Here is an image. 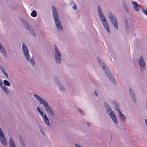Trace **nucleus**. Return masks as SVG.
<instances>
[{
  "label": "nucleus",
  "mask_w": 147,
  "mask_h": 147,
  "mask_svg": "<svg viewBox=\"0 0 147 147\" xmlns=\"http://www.w3.org/2000/svg\"><path fill=\"white\" fill-rule=\"evenodd\" d=\"M86 122V123L89 126H90V124L89 122Z\"/></svg>",
  "instance_id": "nucleus-40"
},
{
  "label": "nucleus",
  "mask_w": 147,
  "mask_h": 147,
  "mask_svg": "<svg viewBox=\"0 0 147 147\" xmlns=\"http://www.w3.org/2000/svg\"><path fill=\"white\" fill-rule=\"evenodd\" d=\"M0 52L5 57H7V54L6 51L3 46L0 47Z\"/></svg>",
  "instance_id": "nucleus-15"
},
{
  "label": "nucleus",
  "mask_w": 147,
  "mask_h": 147,
  "mask_svg": "<svg viewBox=\"0 0 147 147\" xmlns=\"http://www.w3.org/2000/svg\"><path fill=\"white\" fill-rule=\"evenodd\" d=\"M70 6L72 7V8L75 10L77 9V7L75 3L72 1H71L70 2Z\"/></svg>",
  "instance_id": "nucleus-22"
},
{
  "label": "nucleus",
  "mask_w": 147,
  "mask_h": 147,
  "mask_svg": "<svg viewBox=\"0 0 147 147\" xmlns=\"http://www.w3.org/2000/svg\"><path fill=\"white\" fill-rule=\"evenodd\" d=\"M76 109L78 112L81 115H84L85 114L83 111L79 108L77 107L76 108Z\"/></svg>",
  "instance_id": "nucleus-24"
},
{
  "label": "nucleus",
  "mask_w": 147,
  "mask_h": 147,
  "mask_svg": "<svg viewBox=\"0 0 147 147\" xmlns=\"http://www.w3.org/2000/svg\"><path fill=\"white\" fill-rule=\"evenodd\" d=\"M129 93L131 96V98L132 99L134 102L136 103L137 101L135 98V95L133 90L131 87H129Z\"/></svg>",
  "instance_id": "nucleus-12"
},
{
  "label": "nucleus",
  "mask_w": 147,
  "mask_h": 147,
  "mask_svg": "<svg viewBox=\"0 0 147 147\" xmlns=\"http://www.w3.org/2000/svg\"><path fill=\"white\" fill-rule=\"evenodd\" d=\"M42 119L45 123L48 125L49 126L50 125V123L48 118L45 114V116Z\"/></svg>",
  "instance_id": "nucleus-17"
},
{
  "label": "nucleus",
  "mask_w": 147,
  "mask_h": 147,
  "mask_svg": "<svg viewBox=\"0 0 147 147\" xmlns=\"http://www.w3.org/2000/svg\"><path fill=\"white\" fill-rule=\"evenodd\" d=\"M98 61L100 66L101 67L102 66L103 69L107 77L113 84H116V82L106 65L100 59H98Z\"/></svg>",
  "instance_id": "nucleus-3"
},
{
  "label": "nucleus",
  "mask_w": 147,
  "mask_h": 147,
  "mask_svg": "<svg viewBox=\"0 0 147 147\" xmlns=\"http://www.w3.org/2000/svg\"><path fill=\"white\" fill-rule=\"evenodd\" d=\"M5 136L3 132L1 129L0 128V138Z\"/></svg>",
  "instance_id": "nucleus-30"
},
{
  "label": "nucleus",
  "mask_w": 147,
  "mask_h": 147,
  "mask_svg": "<svg viewBox=\"0 0 147 147\" xmlns=\"http://www.w3.org/2000/svg\"><path fill=\"white\" fill-rule=\"evenodd\" d=\"M54 60L57 64H60L61 62L62 54L61 52L55 45L54 48Z\"/></svg>",
  "instance_id": "nucleus-5"
},
{
  "label": "nucleus",
  "mask_w": 147,
  "mask_h": 147,
  "mask_svg": "<svg viewBox=\"0 0 147 147\" xmlns=\"http://www.w3.org/2000/svg\"><path fill=\"white\" fill-rule=\"evenodd\" d=\"M1 88L4 91V92L7 94H8L9 93V89L8 88L5 86L4 85L1 86Z\"/></svg>",
  "instance_id": "nucleus-21"
},
{
  "label": "nucleus",
  "mask_w": 147,
  "mask_h": 147,
  "mask_svg": "<svg viewBox=\"0 0 147 147\" xmlns=\"http://www.w3.org/2000/svg\"><path fill=\"white\" fill-rule=\"evenodd\" d=\"M31 15L33 17H35L37 16L36 12L35 10H33L31 13Z\"/></svg>",
  "instance_id": "nucleus-25"
},
{
  "label": "nucleus",
  "mask_w": 147,
  "mask_h": 147,
  "mask_svg": "<svg viewBox=\"0 0 147 147\" xmlns=\"http://www.w3.org/2000/svg\"><path fill=\"white\" fill-rule=\"evenodd\" d=\"M0 141L2 144L4 146L7 145V142L5 138V136L0 138Z\"/></svg>",
  "instance_id": "nucleus-18"
},
{
  "label": "nucleus",
  "mask_w": 147,
  "mask_h": 147,
  "mask_svg": "<svg viewBox=\"0 0 147 147\" xmlns=\"http://www.w3.org/2000/svg\"><path fill=\"white\" fill-rule=\"evenodd\" d=\"M120 118L121 120L123 121H125L126 120V118L124 115H122L120 116Z\"/></svg>",
  "instance_id": "nucleus-29"
},
{
  "label": "nucleus",
  "mask_w": 147,
  "mask_h": 147,
  "mask_svg": "<svg viewBox=\"0 0 147 147\" xmlns=\"http://www.w3.org/2000/svg\"><path fill=\"white\" fill-rule=\"evenodd\" d=\"M3 82L4 84L5 85L7 86H10V83L7 80H4Z\"/></svg>",
  "instance_id": "nucleus-28"
},
{
  "label": "nucleus",
  "mask_w": 147,
  "mask_h": 147,
  "mask_svg": "<svg viewBox=\"0 0 147 147\" xmlns=\"http://www.w3.org/2000/svg\"><path fill=\"white\" fill-rule=\"evenodd\" d=\"M124 8L125 11L127 12H129V9L128 5H125L123 6Z\"/></svg>",
  "instance_id": "nucleus-27"
},
{
  "label": "nucleus",
  "mask_w": 147,
  "mask_h": 147,
  "mask_svg": "<svg viewBox=\"0 0 147 147\" xmlns=\"http://www.w3.org/2000/svg\"><path fill=\"white\" fill-rule=\"evenodd\" d=\"M97 11L98 15L104 28L108 32L110 33V30L107 21L105 16L103 13L102 10L99 5L97 7Z\"/></svg>",
  "instance_id": "nucleus-4"
},
{
  "label": "nucleus",
  "mask_w": 147,
  "mask_h": 147,
  "mask_svg": "<svg viewBox=\"0 0 147 147\" xmlns=\"http://www.w3.org/2000/svg\"><path fill=\"white\" fill-rule=\"evenodd\" d=\"M37 110L38 111V112L39 113L42 112V110L39 107H37Z\"/></svg>",
  "instance_id": "nucleus-31"
},
{
  "label": "nucleus",
  "mask_w": 147,
  "mask_h": 147,
  "mask_svg": "<svg viewBox=\"0 0 147 147\" xmlns=\"http://www.w3.org/2000/svg\"><path fill=\"white\" fill-rule=\"evenodd\" d=\"M86 122V121H84L83 123L84 124H86V122Z\"/></svg>",
  "instance_id": "nucleus-41"
},
{
  "label": "nucleus",
  "mask_w": 147,
  "mask_h": 147,
  "mask_svg": "<svg viewBox=\"0 0 147 147\" xmlns=\"http://www.w3.org/2000/svg\"><path fill=\"white\" fill-rule=\"evenodd\" d=\"M3 73L5 76L7 77H8V75L7 74L6 71L5 70L2 71Z\"/></svg>",
  "instance_id": "nucleus-33"
},
{
  "label": "nucleus",
  "mask_w": 147,
  "mask_h": 147,
  "mask_svg": "<svg viewBox=\"0 0 147 147\" xmlns=\"http://www.w3.org/2000/svg\"><path fill=\"white\" fill-rule=\"evenodd\" d=\"M138 63L140 65V71L143 73L145 69L146 66L144 58L142 57H140L138 60Z\"/></svg>",
  "instance_id": "nucleus-7"
},
{
  "label": "nucleus",
  "mask_w": 147,
  "mask_h": 147,
  "mask_svg": "<svg viewBox=\"0 0 147 147\" xmlns=\"http://www.w3.org/2000/svg\"><path fill=\"white\" fill-rule=\"evenodd\" d=\"M38 127L39 130L42 134L44 136H45L46 134L45 132V129L43 127L40 125H38Z\"/></svg>",
  "instance_id": "nucleus-19"
},
{
  "label": "nucleus",
  "mask_w": 147,
  "mask_h": 147,
  "mask_svg": "<svg viewBox=\"0 0 147 147\" xmlns=\"http://www.w3.org/2000/svg\"><path fill=\"white\" fill-rule=\"evenodd\" d=\"M104 106L107 113L108 114L113 111L112 110V108L109 104L107 102H105L104 103Z\"/></svg>",
  "instance_id": "nucleus-13"
},
{
  "label": "nucleus",
  "mask_w": 147,
  "mask_h": 147,
  "mask_svg": "<svg viewBox=\"0 0 147 147\" xmlns=\"http://www.w3.org/2000/svg\"><path fill=\"white\" fill-rule=\"evenodd\" d=\"M26 59L32 65L34 66L35 65V63L33 57L31 58L29 57Z\"/></svg>",
  "instance_id": "nucleus-16"
},
{
  "label": "nucleus",
  "mask_w": 147,
  "mask_h": 147,
  "mask_svg": "<svg viewBox=\"0 0 147 147\" xmlns=\"http://www.w3.org/2000/svg\"><path fill=\"white\" fill-rule=\"evenodd\" d=\"M33 96L40 104L43 105L46 110L52 116L54 115V112L51 107L49 105L47 101L36 94H34Z\"/></svg>",
  "instance_id": "nucleus-1"
},
{
  "label": "nucleus",
  "mask_w": 147,
  "mask_h": 147,
  "mask_svg": "<svg viewBox=\"0 0 147 147\" xmlns=\"http://www.w3.org/2000/svg\"><path fill=\"white\" fill-rule=\"evenodd\" d=\"M134 10L136 11H139L140 9V6L137 3L134 1L131 2Z\"/></svg>",
  "instance_id": "nucleus-14"
},
{
  "label": "nucleus",
  "mask_w": 147,
  "mask_h": 147,
  "mask_svg": "<svg viewBox=\"0 0 147 147\" xmlns=\"http://www.w3.org/2000/svg\"><path fill=\"white\" fill-rule=\"evenodd\" d=\"M110 118L112 119V121L116 124L118 123V121L117 118L115 115L114 112L113 111L111 112L108 113Z\"/></svg>",
  "instance_id": "nucleus-11"
},
{
  "label": "nucleus",
  "mask_w": 147,
  "mask_h": 147,
  "mask_svg": "<svg viewBox=\"0 0 147 147\" xmlns=\"http://www.w3.org/2000/svg\"><path fill=\"white\" fill-rule=\"evenodd\" d=\"M40 114L42 116V118L44 117V116H45V114L44 115H43V113L42 112L40 113Z\"/></svg>",
  "instance_id": "nucleus-36"
},
{
  "label": "nucleus",
  "mask_w": 147,
  "mask_h": 147,
  "mask_svg": "<svg viewBox=\"0 0 147 147\" xmlns=\"http://www.w3.org/2000/svg\"><path fill=\"white\" fill-rule=\"evenodd\" d=\"M55 81L60 90L61 91H64L65 90V88L63 85L61 84L58 78L56 77Z\"/></svg>",
  "instance_id": "nucleus-10"
},
{
  "label": "nucleus",
  "mask_w": 147,
  "mask_h": 147,
  "mask_svg": "<svg viewBox=\"0 0 147 147\" xmlns=\"http://www.w3.org/2000/svg\"><path fill=\"white\" fill-rule=\"evenodd\" d=\"M125 24V27H126V28H129V26L128 25V24Z\"/></svg>",
  "instance_id": "nucleus-38"
},
{
  "label": "nucleus",
  "mask_w": 147,
  "mask_h": 147,
  "mask_svg": "<svg viewBox=\"0 0 147 147\" xmlns=\"http://www.w3.org/2000/svg\"><path fill=\"white\" fill-rule=\"evenodd\" d=\"M51 10L52 12L53 18L56 28L60 30H63V28L61 25L59 15L56 8L52 6Z\"/></svg>",
  "instance_id": "nucleus-2"
},
{
  "label": "nucleus",
  "mask_w": 147,
  "mask_h": 147,
  "mask_svg": "<svg viewBox=\"0 0 147 147\" xmlns=\"http://www.w3.org/2000/svg\"><path fill=\"white\" fill-rule=\"evenodd\" d=\"M124 22H125V24H128V21L127 20H126V19L125 20Z\"/></svg>",
  "instance_id": "nucleus-39"
},
{
  "label": "nucleus",
  "mask_w": 147,
  "mask_h": 147,
  "mask_svg": "<svg viewBox=\"0 0 147 147\" xmlns=\"http://www.w3.org/2000/svg\"><path fill=\"white\" fill-rule=\"evenodd\" d=\"M93 94L95 96H98V93H97V92L96 90H95V91L93 93Z\"/></svg>",
  "instance_id": "nucleus-35"
},
{
  "label": "nucleus",
  "mask_w": 147,
  "mask_h": 147,
  "mask_svg": "<svg viewBox=\"0 0 147 147\" xmlns=\"http://www.w3.org/2000/svg\"><path fill=\"white\" fill-rule=\"evenodd\" d=\"M142 11L143 13L147 16V10L145 9H143L142 10Z\"/></svg>",
  "instance_id": "nucleus-32"
},
{
  "label": "nucleus",
  "mask_w": 147,
  "mask_h": 147,
  "mask_svg": "<svg viewBox=\"0 0 147 147\" xmlns=\"http://www.w3.org/2000/svg\"><path fill=\"white\" fill-rule=\"evenodd\" d=\"M19 141L20 144L22 146L24 147H25L26 146V145L22 139L21 138H20Z\"/></svg>",
  "instance_id": "nucleus-26"
},
{
  "label": "nucleus",
  "mask_w": 147,
  "mask_h": 147,
  "mask_svg": "<svg viewBox=\"0 0 147 147\" xmlns=\"http://www.w3.org/2000/svg\"><path fill=\"white\" fill-rule=\"evenodd\" d=\"M22 23L24 27L30 32V33H31L33 36H36V34L34 32L33 28L26 21L24 20L23 21Z\"/></svg>",
  "instance_id": "nucleus-8"
},
{
  "label": "nucleus",
  "mask_w": 147,
  "mask_h": 147,
  "mask_svg": "<svg viewBox=\"0 0 147 147\" xmlns=\"http://www.w3.org/2000/svg\"><path fill=\"white\" fill-rule=\"evenodd\" d=\"M113 103L114 105V107L115 109L117 111L120 110V107L119 104L116 102H114Z\"/></svg>",
  "instance_id": "nucleus-23"
},
{
  "label": "nucleus",
  "mask_w": 147,
  "mask_h": 147,
  "mask_svg": "<svg viewBox=\"0 0 147 147\" xmlns=\"http://www.w3.org/2000/svg\"><path fill=\"white\" fill-rule=\"evenodd\" d=\"M117 111H118L119 112L118 114H119V116H120L123 115V114H122V112L120 110H118Z\"/></svg>",
  "instance_id": "nucleus-34"
},
{
  "label": "nucleus",
  "mask_w": 147,
  "mask_h": 147,
  "mask_svg": "<svg viewBox=\"0 0 147 147\" xmlns=\"http://www.w3.org/2000/svg\"><path fill=\"white\" fill-rule=\"evenodd\" d=\"M9 144L10 147H16L15 144L11 138H10L9 139Z\"/></svg>",
  "instance_id": "nucleus-20"
},
{
  "label": "nucleus",
  "mask_w": 147,
  "mask_h": 147,
  "mask_svg": "<svg viewBox=\"0 0 147 147\" xmlns=\"http://www.w3.org/2000/svg\"><path fill=\"white\" fill-rule=\"evenodd\" d=\"M0 69L1 71H3L4 69L3 68V67L1 65H0Z\"/></svg>",
  "instance_id": "nucleus-37"
},
{
  "label": "nucleus",
  "mask_w": 147,
  "mask_h": 147,
  "mask_svg": "<svg viewBox=\"0 0 147 147\" xmlns=\"http://www.w3.org/2000/svg\"><path fill=\"white\" fill-rule=\"evenodd\" d=\"M108 16L112 24L116 29L118 28V24L117 19L115 16L112 13H109Z\"/></svg>",
  "instance_id": "nucleus-6"
},
{
  "label": "nucleus",
  "mask_w": 147,
  "mask_h": 147,
  "mask_svg": "<svg viewBox=\"0 0 147 147\" xmlns=\"http://www.w3.org/2000/svg\"><path fill=\"white\" fill-rule=\"evenodd\" d=\"M22 49L24 56L27 59L30 57V55L27 47L24 43L22 44Z\"/></svg>",
  "instance_id": "nucleus-9"
}]
</instances>
